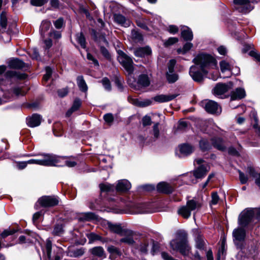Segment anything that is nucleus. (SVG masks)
<instances>
[{
    "instance_id": "1",
    "label": "nucleus",
    "mask_w": 260,
    "mask_h": 260,
    "mask_svg": "<svg viewBox=\"0 0 260 260\" xmlns=\"http://www.w3.org/2000/svg\"><path fill=\"white\" fill-rule=\"evenodd\" d=\"M194 63L199 66V68L196 66L190 68L189 75L192 79L197 82H201L206 76L210 69L211 56L207 54H198L194 59Z\"/></svg>"
},
{
    "instance_id": "2",
    "label": "nucleus",
    "mask_w": 260,
    "mask_h": 260,
    "mask_svg": "<svg viewBox=\"0 0 260 260\" xmlns=\"http://www.w3.org/2000/svg\"><path fill=\"white\" fill-rule=\"evenodd\" d=\"M170 246L173 250L179 251L184 255H188L191 249L188 243L187 234L180 231L177 233V239L170 242Z\"/></svg>"
},
{
    "instance_id": "3",
    "label": "nucleus",
    "mask_w": 260,
    "mask_h": 260,
    "mask_svg": "<svg viewBox=\"0 0 260 260\" xmlns=\"http://www.w3.org/2000/svg\"><path fill=\"white\" fill-rule=\"evenodd\" d=\"M43 159H31L27 161L28 164H37L43 166H56L65 158V156H58L53 154H43Z\"/></svg>"
},
{
    "instance_id": "4",
    "label": "nucleus",
    "mask_w": 260,
    "mask_h": 260,
    "mask_svg": "<svg viewBox=\"0 0 260 260\" xmlns=\"http://www.w3.org/2000/svg\"><path fill=\"white\" fill-rule=\"evenodd\" d=\"M201 204L196 200L191 199L187 201L186 205L178 208V214L183 218L187 219L191 215V212L198 210L201 207Z\"/></svg>"
},
{
    "instance_id": "5",
    "label": "nucleus",
    "mask_w": 260,
    "mask_h": 260,
    "mask_svg": "<svg viewBox=\"0 0 260 260\" xmlns=\"http://www.w3.org/2000/svg\"><path fill=\"white\" fill-rule=\"evenodd\" d=\"M255 218L252 213L251 209L243 210L239 215L238 223L240 226L246 228L251 223H253Z\"/></svg>"
},
{
    "instance_id": "6",
    "label": "nucleus",
    "mask_w": 260,
    "mask_h": 260,
    "mask_svg": "<svg viewBox=\"0 0 260 260\" xmlns=\"http://www.w3.org/2000/svg\"><path fill=\"white\" fill-rule=\"evenodd\" d=\"M148 212L146 204L142 203L128 202L126 204L125 213L129 214H143Z\"/></svg>"
},
{
    "instance_id": "7",
    "label": "nucleus",
    "mask_w": 260,
    "mask_h": 260,
    "mask_svg": "<svg viewBox=\"0 0 260 260\" xmlns=\"http://www.w3.org/2000/svg\"><path fill=\"white\" fill-rule=\"evenodd\" d=\"M117 59L128 74H131L134 71L133 61L125 53L121 50L118 51Z\"/></svg>"
},
{
    "instance_id": "8",
    "label": "nucleus",
    "mask_w": 260,
    "mask_h": 260,
    "mask_svg": "<svg viewBox=\"0 0 260 260\" xmlns=\"http://www.w3.org/2000/svg\"><path fill=\"white\" fill-rule=\"evenodd\" d=\"M195 161L200 166L193 171V175L196 178H202L210 170V167L208 164L202 158H197L195 160Z\"/></svg>"
},
{
    "instance_id": "9",
    "label": "nucleus",
    "mask_w": 260,
    "mask_h": 260,
    "mask_svg": "<svg viewBox=\"0 0 260 260\" xmlns=\"http://www.w3.org/2000/svg\"><path fill=\"white\" fill-rule=\"evenodd\" d=\"M235 9L239 12L246 14L253 9L249 0H233Z\"/></svg>"
},
{
    "instance_id": "10",
    "label": "nucleus",
    "mask_w": 260,
    "mask_h": 260,
    "mask_svg": "<svg viewBox=\"0 0 260 260\" xmlns=\"http://www.w3.org/2000/svg\"><path fill=\"white\" fill-rule=\"evenodd\" d=\"M38 202L42 207H53L58 204L59 199L55 196H44L40 198Z\"/></svg>"
},
{
    "instance_id": "11",
    "label": "nucleus",
    "mask_w": 260,
    "mask_h": 260,
    "mask_svg": "<svg viewBox=\"0 0 260 260\" xmlns=\"http://www.w3.org/2000/svg\"><path fill=\"white\" fill-rule=\"evenodd\" d=\"M232 235L235 244L238 246L240 242L244 241L246 237V231L244 228L239 226L233 230Z\"/></svg>"
},
{
    "instance_id": "12",
    "label": "nucleus",
    "mask_w": 260,
    "mask_h": 260,
    "mask_svg": "<svg viewBox=\"0 0 260 260\" xmlns=\"http://www.w3.org/2000/svg\"><path fill=\"white\" fill-rule=\"evenodd\" d=\"M129 85L133 87L135 89H139L140 87H146L150 85V80L148 76L145 74H142L138 77L137 85H134L131 83L130 81L128 82Z\"/></svg>"
},
{
    "instance_id": "13",
    "label": "nucleus",
    "mask_w": 260,
    "mask_h": 260,
    "mask_svg": "<svg viewBox=\"0 0 260 260\" xmlns=\"http://www.w3.org/2000/svg\"><path fill=\"white\" fill-rule=\"evenodd\" d=\"M232 87L233 83L232 82L227 83H219L215 86L214 93L215 95H222L231 89Z\"/></svg>"
},
{
    "instance_id": "14",
    "label": "nucleus",
    "mask_w": 260,
    "mask_h": 260,
    "mask_svg": "<svg viewBox=\"0 0 260 260\" xmlns=\"http://www.w3.org/2000/svg\"><path fill=\"white\" fill-rule=\"evenodd\" d=\"M65 252L68 256L79 257L84 254L85 250L82 247L78 248L75 246H70L68 248Z\"/></svg>"
},
{
    "instance_id": "15",
    "label": "nucleus",
    "mask_w": 260,
    "mask_h": 260,
    "mask_svg": "<svg viewBox=\"0 0 260 260\" xmlns=\"http://www.w3.org/2000/svg\"><path fill=\"white\" fill-rule=\"evenodd\" d=\"M178 95V94H159L154 96L153 100L157 103H165L174 100Z\"/></svg>"
},
{
    "instance_id": "16",
    "label": "nucleus",
    "mask_w": 260,
    "mask_h": 260,
    "mask_svg": "<svg viewBox=\"0 0 260 260\" xmlns=\"http://www.w3.org/2000/svg\"><path fill=\"white\" fill-rule=\"evenodd\" d=\"M114 21L117 24L124 27H128L131 21L124 16L120 14H116L114 15Z\"/></svg>"
},
{
    "instance_id": "17",
    "label": "nucleus",
    "mask_w": 260,
    "mask_h": 260,
    "mask_svg": "<svg viewBox=\"0 0 260 260\" xmlns=\"http://www.w3.org/2000/svg\"><path fill=\"white\" fill-rule=\"evenodd\" d=\"M131 188V183L126 179L119 180L116 185V190L120 192H125Z\"/></svg>"
},
{
    "instance_id": "18",
    "label": "nucleus",
    "mask_w": 260,
    "mask_h": 260,
    "mask_svg": "<svg viewBox=\"0 0 260 260\" xmlns=\"http://www.w3.org/2000/svg\"><path fill=\"white\" fill-rule=\"evenodd\" d=\"M151 49L149 46L139 47L135 49L134 53L137 57H143L151 54Z\"/></svg>"
},
{
    "instance_id": "19",
    "label": "nucleus",
    "mask_w": 260,
    "mask_h": 260,
    "mask_svg": "<svg viewBox=\"0 0 260 260\" xmlns=\"http://www.w3.org/2000/svg\"><path fill=\"white\" fill-rule=\"evenodd\" d=\"M5 76L7 78H14L19 80H23L27 78V75L24 73L14 71H8L5 73Z\"/></svg>"
},
{
    "instance_id": "20",
    "label": "nucleus",
    "mask_w": 260,
    "mask_h": 260,
    "mask_svg": "<svg viewBox=\"0 0 260 260\" xmlns=\"http://www.w3.org/2000/svg\"><path fill=\"white\" fill-rule=\"evenodd\" d=\"M28 125L31 127L39 126L41 122V117L40 115L35 114L31 117L27 119Z\"/></svg>"
},
{
    "instance_id": "21",
    "label": "nucleus",
    "mask_w": 260,
    "mask_h": 260,
    "mask_svg": "<svg viewBox=\"0 0 260 260\" xmlns=\"http://www.w3.org/2000/svg\"><path fill=\"white\" fill-rule=\"evenodd\" d=\"M246 96L245 90L242 88H237L231 93L232 100H241Z\"/></svg>"
},
{
    "instance_id": "22",
    "label": "nucleus",
    "mask_w": 260,
    "mask_h": 260,
    "mask_svg": "<svg viewBox=\"0 0 260 260\" xmlns=\"http://www.w3.org/2000/svg\"><path fill=\"white\" fill-rule=\"evenodd\" d=\"M9 66L12 69H22L26 67V64L19 59L13 58L9 61Z\"/></svg>"
},
{
    "instance_id": "23",
    "label": "nucleus",
    "mask_w": 260,
    "mask_h": 260,
    "mask_svg": "<svg viewBox=\"0 0 260 260\" xmlns=\"http://www.w3.org/2000/svg\"><path fill=\"white\" fill-rule=\"evenodd\" d=\"M212 146L221 151H224L226 148L225 142L220 138H212Z\"/></svg>"
},
{
    "instance_id": "24",
    "label": "nucleus",
    "mask_w": 260,
    "mask_h": 260,
    "mask_svg": "<svg viewBox=\"0 0 260 260\" xmlns=\"http://www.w3.org/2000/svg\"><path fill=\"white\" fill-rule=\"evenodd\" d=\"M107 225L109 230L121 236L125 233V231L123 230L120 224H113L111 222H108Z\"/></svg>"
},
{
    "instance_id": "25",
    "label": "nucleus",
    "mask_w": 260,
    "mask_h": 260,
    "mask_svg": "<svg viewBox=\"0 0 260 260\" xmlns=\"http://www.w3.org/2000/svg\"><path fill=\"white\" fill-rule=\"evenodd\" d=\"M90 252L93 257L100 258L101 259L105 257V251L102 247H94L90 249Z\"/></svg>"
},
{
    "instance_id": "26",
    "label": "nucleus",
    "mask_w": 260,
    "mask_h": 260,
    "mask_svg": "<svg viewBox=\"0 0 260 260\" xmlns=\"http://www.w3.org/2000/svg\"><path fill=\"white\" fill-rule=\"evenodd\" d=\"M157 190L160 192L170 193L172 192L173 188L169 185V184L162 182H160L157 184Z\"/></svg>"
},
{
    "instance_id": "27",
    "label": "nucleus",
    "mask_w": 260,
    "mask_h": 260,
    "mask_svg": "<svg viewBox=\"0 0 260 260\" xmlns=\"http://www.w3.org/2000/svg\"><path fill=\"white\" fill-rule=\"evenodd\" d=\"M181 37L185 41H191L193 38V34L191 30L187 26L181 29Z\"/></svg>"
},
{
    "instance_id": "28",
    "label": "nucleus",
    "mask_w": 260,
    "mask_h": 260,
    "mask_svg": "<svg viewBox=\"0 0 260 260\" xmlns=\"http://www.w3.org/2000/svg\"><path fill=\"white\" fill-rule=\"evenodd\" d=\"M82 102L79 98H76L73 102V105L71 108L67 111L66 115L67 116H70L71 114L76 111H77L81 107Z\"/></svg>"
},
{
    "instance_id": "29",
    "label": "nucleus",
    "mask_w": 260,
    "mask_h": 260,
    "mask_svg": "<svg viewBox=\"0 0 260 260\" xmlns=\"http://www.w3.org/2000/svg\"><path fill=\"white\" fill-rule=\"evenodd\" d=\"M180 153L184 155H188L194 151V148L188 144H183L179 146Z\"/></svg>"
},
{
    "instance_id": "30",
    "label": "nucleus",
    "mask_w": 260,
    "mask_h": 260,
    "mask_svg": "<svg viewBox=\"0 0 260 260\" xmlns=\"http://www.w3.org/2000/svg\"><path fill=\"white\" fill-rule=\"evenodd\" d=\"M51 26V23L48 20H44L42 22L40 26V34L43 38H45L46 32H47Z\"/></svg>"
},
{
    "instance_id": "31",
    "label": "nucleus",
    "mask_w": 260,
    "mask_h": 260,
    "mask_svg": "<svg viewBox=\"0 0 260 260\" xmlns=\"http://www.w3.org/2000/svg\"><path fill=\"white\" fill-rule=\"evenodd\" d=\"M108 251L110 253V257L115 258L121 255V252L117 247L111 245L107 248Z\"/></svg>"
},
{
    "instance_id": "32",
    "label": "nucleus",
    "mask_w": 260,
    "mask_h": 260,
    "mask_svg": "<svg viewBox=\"0 0 260 260\" xmlns=\"http://www.w3.org/2000/svg\"><path fill=\"white\" fill-rule=\"evenodd\" d=\"M226 250L225 241L222 240L220 247L218 249L217 253V260H224L225 257Z\"/></svg>"
},
{
    "instance_id": "33",
    "label": "nucleus",
    "mask_w": 260,
    "mask_h": 260,
    "mask_svg": "<svg viewBox=\"0 0 260 260\" xmlns=\"http://www.w3.org/2000/svg\"><path fill=\"white\" fill-rule=\"evenodd\" d=\"M77 85L80 90L83 92H86L87 90V85L83 79L82 76H79L77 78Z\"/></svg>"
},
{
    "instance_id": "34",
    "label": "nucleus",
    "mask_w": 260,
    "mask_h": 260,
    "mask_svg": "<svg viewBox=\"0 0 260 260\" xmlns=\"http://www.w3.org/2000/svg\"><path fill=\"white\" fill-rule=\"evenodd\" d=\"M196 247L201 250H204L205 249V245H206V241H205L204 238L201 236L199 235L196 239Z\"/></svg>"
},
{
    "instance_id": "35",
    "label": "nucleus",
    "mask_w": 260,
    "mask_h": 260,
    "mask_svg": "<svg viewBox=\"0 0 260 260\" xmlns=\"http://www.w3.org/2000/svg\"><path fill=\"white\" fill-rule=\"evenodd\" d=\"M211 139L202 138L199 142V145L201 149L203 151H206L210 148V141Z\"/></svg>"
},
{
    "instance_id": "36",
    "label": "nucleus",
    "mask_w": 260,
    "mask_h": 260,
    "mask_svg": "<svg viewBox=\"0 0 260 260\" xmlns=\"http://www.w3.org/2000/svg\"><path fill=\"white\" fill-rule=\"evenodd\" d=\"M128 100L133 104L141 107H147L151 104V102L149 100L140 101L138 99L129 98Z\"/></svg>"
},
{
    "instance_id": "37",
    "label": "nucleus",
    "mask_w": 260,
    "mask_h": 260,
    "mask_svg": "<svg viewBox=\"0 0 260 260\" xmlns=\"http://www.w3.org/2000/svg\"><path fill=\"white\" fill-rule=\"evenodd\" d=\"M52 242L49 239L46 240L45 247L43 248V252L46 253L48 258L50 259L51 256Z\"/></svg>"
},
{
    "instance_id": "38",
    "label": "nucleus",
    "mask_w": 260,
    "mask_h": 260,
    "mask_svg": "<svg viewBox=\"0 0 260 260\" xmlns=\"http://www.w3.org/2000/svg\"><path fill=\"white\" fill-rule=\"evenodd\" d=\"M200 105L203 107L205 111L209 113H211V101L210 100L206 99L202 101Z\"/></svg>"
},
{
    "instance_id": "39",
    "label": "nucleus",
    "mask_w": 260,
    "mask_h": 260,
    "mask_svg": "<svg viewBox=\"0 0 260 260\" xmlns=\"http://www.w3.org/2000/svg\"><path fill=\"white\" fill-rule=\"evenodd\" d=\"M166 78L169 83H173L178 80V75L174 72L172 73L167 72Z\"/></svg>"
},
{
    "instance_id": "40",
    "label": "nucleus",
    "mask_w": 260,
    "mask_h": 260,
    "mask_svg": "<svg viewBox=\"0 0 260 260\" xmlns=\"http://www.w3.org/2000/svg\"><path fill=\"white\" fill-rule=\"evenodd\" d=\"M76 40L82 48L85 49L86 48L85 39L82 32L76 35Z\"/></svg>"
},
{
    "instance_id": "41",
    "label": "nucleus",
    "mask_w": 260,
    "mask_h": 260,
    "mask_svg": "<svg viewBox=\"0 0 260 260\" xmlns=\"http://www.w3.org/2000/svg\"><path fill=\"white\" fill-rule=\"evenodd\" d=\"M220 70L222 73L232 70L231 65L225 60H222L219 63Z\"/></svg>"
},
{
    "instance_id": "42",
    "label": "nucleus",
    "mask_w": 260,
    "mask_h": 260,
    "mask_svg": "<svg viewBox=\"0 0 260 260\" xmlns=\"http://www.w3.org/2000/svg\"><path fill=\"white\" fill-rule=\"evenodd\" d=\"M132 38L136 42H140L143 41V36L138 31L135 30L132 31Z\"/></svg>"
},
{
    "instance_id": "43",
    "label": "nucleus",
    "mask_w": 260,
    "mask_h": 260,
    "mask_svg": "<svg viewBox=\"0 0 260 260\" xmlns=\"http://www.w3.org/2000/svg\"><path fill=\"white\" fill-rule=\"evenodd\" d=\"M100 187L102 191L110 192L114 190V186L110 184H101Z\"/></svg>"
},
{
    "instance_id": "44",
    "label": "nucleus",
    "mask_w": 260,
    "mask_h": 260,
    "mask_svg": "<svg viewBox=\"0 0 260 260\" xmlns=\"http://www.w3.org/2000/svg\"><path fill=\"white\" fill-rule=\"evenodd\" d=\"M221 112V108L217 103L212 101V114L219 115Z\"/></svg>"
},
{
    "instance_id": "45",
    "label": "nucleus",
    "mask_w": 260,
    "mask_h": 260,
    "mask_svg": "<svg viewBox=\"0 0 260 260\" xmlns=\"http://www.w3.org/2000/svg\"><path fill=\"white\" fill-rule=\"evenodd\" d=\"M63 233V230L62 225L56 224L53 231V234L56 236H60Z\"/></svg>"
},
{
    "instance_id": "46",
    "label": "nucleus",
    "mask_w": 260,
    "mask_h": 260,
    "mask_svg": "<svg viewBox=\"0 0 260 260\" xmlns=\"http://www.w3.org/2000/svg\"><path fill=\"white\" fill-rule=\"evenodd\" d=\"M193 46L191 43H186L183 47L182 49H179L178 50L179 53L185 54Z\"/></svg>"
},
{
    "instance_id": "47",
    "label": "nucleus",
    "mask_w": 260,
    "mask_h": 260,
    "mask_svg": "<svg viewBox=\"0 0 260 260\" xmlns=\"http://www.w3.org/2000/svg\"><path fill=\"white\" fill-rule=\"evenodd\" d=\"M101 82L104 87L105 89L108 91H110L111 89V86L110 80L106 77L104 78Z\"/></svg>"
},
{
    "instance_id": "48",
    "label": "nucleus",
    "mask_w": 260,
    "mask_h": 260,
    "mask_svg": "<svg viewBox=\"0 0 260 260\" xmlns=\"http://www.w3.org/2000/svg\"><path fill=\"white\" fill-rule=\"evenodd\" d=\"M136 24L139 27L142 29L146 30H148V27L146 25L145 21L143 18L138 19L136 20Z\"/></svg>"
},
{
    "instance_id": "49",
    "label": "nucleus",
    "mask_w": 260,
    "mask_h": 260,
    "mask_svg": "<svg viewBox=\"0 0 260 260\" xmlns=\"http://www.w3.org/2000/svg\"><path fill=\"white\" fill-rule=\"evenodd\" d=\"M100 51L102 55L107 59L110 60L111 59V55L107 50L105 47L101 45L100 46Z\"/></svg>"
},
{
    "instance_id": "50",
    "label": "nucleus",
    "mask_w": 260,
    "mask_h": 260,
    "mask_svg": "<svg viewBox=\"0 0 260 260\" xmlns=\"http://www.w3.org/2000/svg\"><path fill=\"white\" fill-rule=\"evenodd\" d=\"M47 2V0H30L31 5L36 7H41Z\"/></svg>"
},
{
    "instance_id": "51",
    "label": "nucleus",
    "mask_w": 260,
    "mask_h": 260,
    "mask_svg": "<svg viewBox=\"0 0 260 260\" xmlns=\"http://www.w3.org/2000/svg\"><path fill=\"white\" fill-rule=\"evenodd\" d=\"M148 246V242L146 240H144L141 242L139 246L140 250L143 253H146L147 251V247Z\"/></svg>"
},
{
    "instance_id": "52",
    "label": "nucleus",
    "mask_w": 260,
    "mask_h": 260,
    "mask_svg": "<svg viewBox=\"0 0 260 260\" xmlns=\"http://www.w3.org/2000/svg\"><path fill=\"white\" fill-rule=\"evenodd\" d=\"M45 70L46 73L44 75L43 79L44 81H47L52 75V69L49 67H47L45 68Z\"/></svg>"
},
{
    "instance_id": "53",
    "label": "nucleus",
    "mask_w": 260,
    "mask_h": 260,
    "mask_svg": "<svg viewBox=\"0 0 260 260\" xmlns=\"http://www.w3.org/2000/svg\"><path fill=\"white\" fill-rule=\"evenodd\" d=\"M178 41V39L176 37H171L169 38L165 43L164 45L166 47L174 44Z\"/></svg>"
},
{
    "instance_id": "54",
    "label": "nucleus",
    "mask_w": 260,
    "mask_h": 260,
    "mask_svg": "<svg viewBox=\"0 0 260 260\" xmlns=\"http://www.w3.org/2000/svg\"><path fill=\"white\" fill-rule=\"evenodd\" d=\"M120 242L126 243L128 245H133L135 243L134 239L131 236H127L120 240Z\"/></svg>"
},
{
    "instance_id": "55",
    "label": "nucleus",
    "mask_w": 260,
    "mask_h": 260,
    "mask_svg": "<svg viewBox=\"0 0 260 260\" xmlns=\"http://www.w3.org/2000/svg\"><path fill=\"white\" fill-rule=\"evenodd\" d=\"M159 123H155L153 126V135L155 139H157L159 136V129L158 128Z\"/></svg>"
},
{
    "instance_id": "56",
    "label": "nucleus",
    "mask_w": 260,
    "mask_h": 260,
    "mask_svg": "<svg viewBox=\"0 0 260 260\" xmlns=\"http://www.w3.org/2000/svg\"><path fill=\"white\" fill-rule=\"evenodd\" d=\"M187 122L185 121H180L178 125V130L184 131L187 127Z\"/></svg>"
},
{
    "instance_id": "57",
    "label": "nucleus",
    "mask_w": 260,
    "mask_h": 260,
    "mask_svg": "<svg viewBox=\"0 0 260 260\" xmlns=\"http://www.w3.org/2000/svg\"><path fill=\"white\" fill-rule=\"evenodd\" d=\"M88 237L90 241L101 240L103 242H104V241L102 240V238L101 236L93 233H90Z\"/></svg>"
},
{
    "instance_id": "58",
    "label": "nucleus",
    "mask_w": 260,
    "mask_h": 260,
    "mask_svg": "<svg viewBox=\"0 0 260 260\" xmlns=\"http://www.w3.org/2000/svg\"><path fill=\"white\" fill-rule=\"evenodd\" d=\"M176 60L175 59H171L169 61L168 65V71L167 72L172 73L174 72V67L176 64Z\"/></svg>"
},
{
    "instance_id": "59",
    "label": "nucleus",
    "mask_w": 260,
    "mask_h": 260,
    "mask_svg": "<svg viewBox=\"0 0 260 260\" xmlns=\"http://www.w3.org/2000/svg\"><path fill=\"white\" fill-rule=\"evenodd\" d=\"M30 55L32 58L38 60L40 59V55L39 54L38 50L36 48H33L30 51Z\"/></svg>"
},
{
    "instance_id": "60",
    "label": "nucleus",
    "mask_w": 260,
    "mask_h": 260,
    "mask_svg": "<svg viewBox=\"0 0 260 260\" xmlns=\"http://www.w3.org/2000/svg\"><path fill=\"white\" fill-rule=\"evenodd\" d=\"M16 232L14 230H6L1 234L2 238H5L7 236L12 235Z\"/></svg>"
},
{
    "instance_id": "61",
    "label": "nucleus",
    "mask_w": 260,
    "mask_h": 260,
    "mask_svg": "<svg viewBox=\"0 0 260 260\" xmlns=\"http://www.w3.org/2000/svg\"><path fill=\"white\" fill-rule=\"evenodd\" d=\"M49 36L50 37H53L55 39H59L61 38V33L59 31L53 30L49 33Z\"/></svg>"
},
{
    "instance_id": "62",
    "label": "nucleus",
    "mask_w": 260,
    "mask_h": 260,
    "mask_svg": "<svg viewBox=\"0 0 260 260\" xmlns=\"http://www.w3.org/2000/svg\"><path fill=\"white\" fill-rule=\"evenodd\" d=\"M104 119L106 122L111 123L114 120V117L111 113H107L104 115Z\"/></svg>"
},
{
    "instance_id": "63",
    "label": "nucleus",
    "mask_w": 260,
    "mask_h": 260,
    "mask_svg": "<svg viewBox=\"0 0 260 260\" xmlns=\"http://www.w3.org/2000/svg\"><path fill=\"white\" fill-rule=\"evenodd\" d=\"M252 213L256 220L260 219V207L259 208L251 209Z\"/></svg>"
},
{
    "instance_id": "64",
    "label": "nucleus",
    "mask_w": 260,
    "mask_h": 260,
    "mask_svg": "<svg viewBox=\"0 0 260 260\" xmlns=\"http://www.w3.org/2000/svg\"><path fill=\"white\" fill-rule=\"evenodd\" d=\"M249 54L250 56L254 57L256 60L258 62H260V54L258 53L257 52L251 50L249 52Z\"/></svg>"
}]
</instances>
